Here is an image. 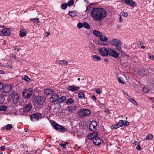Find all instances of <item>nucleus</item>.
I'll use <instances>...</instances> for the list:
<instances>
[{
	"mask_svg": "<svg viewBox=\"0 0 154 154\" xmlns=\"http://www.w3.org/2000/svg\"><path fill=\"white\" fill-rule=\"evenodd\" d=\"M90 14L94 20L100 22L106 17L107 12L103 8H94L91 10Z\"/></svg>",
	"mask_w": 154,
	"mask_h": 154,
	"instance_id": "obj_1",
	"label": "nucleus"
},
{
	"mask_svg": "<svg viewBox=\"0 0 154 154\" xmlns=\"http://www.w3.org/2000/svg\"><path fill=\"white\" fill-rule=\"evenodd\" d=\"M90 110L85 108L80 109L77 112L78 117L79 118H82L88 116L90 115Z\"/></svg>",
	"mask_w": 154,
	"mask_h": 154,
	"instance_id": "obj_2",
	"label": "nucleus"
},
{
	"mask_svg": "<svg viewBox=\"0 0 154 154\" xmlns=\"http://www.w3.org/2000/svg\"><path fill=\"white\" fill-rule=\"evenodd\" d=\"M110 43L112 45L115 46L117 50L120 51L122 50V44L119 40L114 38L110 41Z\"/></svg>",
	"mask_w": 154,
	"mask_h": 154,
	"instance_id": "obj_3",
	"label": "nucleus"
},
{
	"mask_svg": "<svg viewBox=\"0 0 154 154\" xmlns=\"http://www.w3.org/2000/svg\"><path fill=\"white\" fill-rule=\"evenodd\" d=\"M42 117V115L40 113H35L31 115V120L33 121H37L40 119H41Z\"/></svg>",
	"mask_w": 154,
	"mask_h": 154,
	"instance_id": "obj_4",
	"label": "nucleus"
},
{
	"mask_svg": "<svg viewBox=\"0 0 154 154\" xmlns=\"http://www.w3.org/2000/svg\"><path fill=\"white\" fill-rule=\"evenodd\" d=\"M52 125L54 128L59 131H62L64 132L67 131L66 129L64 128L62 126L59 125L55 122H54Z\"/></svg>",
	"mask_w": 154,
	"mask_h": 154,
	"instance_id": "obj_5",
	"label": "nucleus"
},
{
	"mask_svg": "<svg viewBox=\"0 0 154 154\" xmlns=\"http://www.w3.org/2000/svg\"><path fill=\"white\" fill-rule=\"evenodd\" d=\"M32 91L31 89H25L23 92V95L26 98H28L32 95Z\"/></svg>",
	"mask_w": 154,
	"mask_h": 154,
	"instance_id": "obj_6",
	"label": "nucleus"
},
{
	"mask_svg": "<svg viewBox=\"0 0 154 154\" xmlns=\"http://www.w3.org/2000/svg\"><path fill=\"white\" fill-rule=\"evenodd\" d=\"M108 55L117 58L119 57V54L116 51L111 48H108Z\"/></svg>",
	"mask_w": 154,
	"mask_h": 154,
	"instance_id": "obj_7",
	"label": "nucleus"
},
{
	"mask_svg": "<svg viewBox=\"0 0 154 154\" xmlns=\"http://www.w3.org/2000/svg\"><path fill=\"white\" fill-rule=\"evenodd\" d=\"M108 48L107 49L105 47L100 48L98 49L99 53L103 56H108Z\"/></svg>",
	"mask_w": 154,
	"mask_h": 154,
	"instance_id": "obj_8",
	"label": "nucleus"
},
{
	"mask_svg": "<svg viewBox=\"0 0 154 154\" xmlns=\"http://www.w3.org/2000/svg\"><path fill=\"white\" fill-rule=\"evenodd\" d=\"M99 39L100 40L98 41V43L99 44L101 45H106L107 44L105 43V42L107 41V38L104 35H101L99 37Z\"/></svg>",
	"mask_w": 154,
	"mask_h": 154,
	"instance_id": "obj_9",
	"label": "nucleus"
},
{
	"mask_svg": "<svg viewBox=\"0 0 154 154\" xmlns=\"http://www.w3.org/2000/svg\"><path fill=\"white\" fill-rule=\"evenodd\" d=\"M149 73L148 71L145 68L140 69L138 71V74L143 77L147 76Z\"/></svg>",
	"mask_w": 154,
	"mask_h": 154,
	"instance_id": "obj_10",
	"label": "nucleus"
},
{
	"mask_svg": "<svg viewBox=\"0 0 154 154\" xmlns=\"http://www.w3.org/2000/svg\"><path fill=\"white\" fill-rule=\"evenodd\" d=\"M78 109V106H71L67 107L66 110L70 113L75 112Z\"/></svg>",
	"mask_w": 154,
	"mask_h": 154,
	"instance_id": "obj_11",
	"label": "nucleus"
},
{
	"mask_svg": "<svg viewBox=\"0 0 154 154\" xmlns=\"http://www.w3.org/2000/svg\"><path fill=\"white\" fill-rule=\"evenodd\" d=\"M32 107V105L30 103H28L24 105L22 110L25 112H29Z\"/></svg>",
	"mask_w": 154,
	"mask_h": 154,
	"instance_id": "obj_12",
	"label": "nucleus"
},
{
	"mask_svg": "<svg viewBox=\"0 0 154 154\" xmlns=\"http://www.w3.org/2000/svg\"><path fill=\"white\" fill-rule=\"evenodd\" d=\"M59 95L57 94L54 93L51 96L50 99V101L51 102L54 103L57 101H58Z\"/></svg>",
	"mask_w": 154,
	"mask_h": 154,
	"instance_id": "obj_13",
	"label": "nucleus"
},
{
	"mask_svg": "<svg viewBox=\"0 0 154 154\" xmlns=\"http://www.w3.org/2000/svg\"><path fill=\"white\" fill-rule=\"evenodd\" d=\"M13 85L12 84L6 85L3 88L4 91L6 93L9 92L12 89Z\"/></svg>",
	"mask_w": 154,
	"mask_h": 154,
	"instance_id": "obj_14",
	"label": "nucleus"
},
{
	"mask_svg": "<svg viewBox=\"0 0 154 154\" xmlns=\"http://www.w3.org/2000/svg\"><path fill=\"white\" fill-rule=\"evenodd\" d=\"M97 125V122L94 121H92L89 124V128L90 130L93 131L94 130H95L96 127Z\"/></svg>",
	"mask_w": 154,
	"mask_h": 154,
	"instance_id": "obj_15",
	"label": "nucleus"
},
{
	"mask_svg": "<svg viewBox=\"0 0 154 154\" xmlns=\"http://www.w3.org/2000/svg\"><path fill=\"white\" fill-rule=\"evenodd\" d=\"M46 98L43 96H40L36 100V103H37L38 105H42L44 102Z\"/></svg>",
	"mask_w": 154,
	"mask_h": 154,
	"instance_id": "obj_16",
	"label": "nucleus"
},
{
	"mask_svg": "<svg viewBox=\"0 0 154 154\" xmlns=\"http://www.w3.org/2000/svg\"><path fill=\"white\" fill-rule=\"evenodd\" d=\"M126 5H128L130 6L131 7H134L136 5V3L133 0H123Z\"/></svg>",
	"mask_w": 154,
	"mask_h": 154,
	"instance_id": "obj_17",
	"label": "nucleus"
},
{
	"mask_svg": "<svg viewBox=\"0 0 154 154\" xmlns=\"http://www.w3.org/2000/svg\"><path fill=\"white\" fill-rule=\"evenodd\" d=\"M93 141L94 143L97 145H99L103 143V140L97 137L94 138Z\"/></svg>",
	"mask_w": 154,
	"mask_h": 154,
	"instance_id": "obj_18",
	"label": "nucleus"
},
{
	"mask_svg": "<svg viewBox=\"0 0 154 154\" xmlns=\"http://www.w3.org/2000/svg\"><path fill=\"white\" fill-rule=\"evenodd\" d=\"M11 30L8 28H4L2 30L3 35L6 36H10L11 35Z\"/></svg>",
	"mask_w": 154,
	"mask_h": 154,
	"instance_id": "obj_19",
	"label": "nucleus"
},
{
	"mask_svg": "<svg viewBox=\"0 0 154 154\" xmlns=\"http://www.w3.org/2000/svg\"><path fill=\"white\" fill-rule=\"evenodd\" d=\"M98 134L97 132H94L89 134L88 136V137L89 139H93L95 138L96 137H97Z\"/></svg>",
	"mask_w": 154,
	"mask_h": 154,
	"instance_id": "obj_20",
	"label": "nucleus"
},
{
	"mask_svg": "<svg viewBox=\"0 0 154 154\" xmlns=\"http://www.w3.org/2000/svg\"><path fill=\"white\" fill-rule=\"evenodd\" d=\"M79 88V87L74 85H70L67 87V89L69 90L74 92L75 91L78 90Z\"/></svg>",
	"mask_w": 154,
	"mask_h": 154,
	"instance_id": "obj_21",
	"label": "nucleus"
},
{
	"mask_svg": "<svg viewBox=\"0 0 154 154\" xmlns=\"http://www.w3.org/2000/svg\"><path fill=\"white\" fill-rule=\"evenodd\" d=\"M57 64L61 66H66L69 65L68 63L66 61L63 60H59L57 61Z\"/></svg>",
	"mask_w": 154,
	"mask_h": 154,
	"instance_id": "obj_22",
	"label": "nucleus"
},
{
	"mask_svg": "<svg viewBox=\"0 0 154 154\" xmlns=\"http://www.w3.org/2000/svg\"><path fill=\"white\" fill-rule=\"evenodd\" d=\"M53 91L51 89H46L44 91L45 94L46 95L51 94L53 93Z\"/></svg>",
	"mask_w": 154,
	"mask_h": 154,
	"instance_id": "obj_23",
	"label": "nucleus"
},
{
	"mask_svg": "<svg viewBox=\"0 0 154 154\" xmlns=\"http://www.w3.org/2000/svg\"><path fill=\"white\" fill-rule=\"evenodd\" d=\"M93 33L95 36L99 37L101 36L102 34L100 31L97 30H94L93 31Z\"/></svg>",
	"mask_w": 154,
	"mask_h": 154,
	"instance_id": "obj_24",
	"label": "nucleus"
},
{
	"mask_svg": "<svg viewBox=\"0 0 154 154\" xmlns=\"http://www.w3.org/2000/svg\"><path fill=\"white\" fill-rule=\"evenodd\" d=\"M74 101V100L72 98H68L66 100V104L70 105Z\"/></svg>",
	"mask_w": 154,
	"mask_h": 154,
	"instance_id": "obj_25",
	"label": "nucleus"
},
{
	"mask_svg": "<svg viewBox=\"0 0 154 154\" xmlns=\"http://www.w3.org/2000/svg\"><path fill=\"white\" fill-rule=\"evenodd\" d=\"M26 31L24 29H22L20 30V35L21 37H23L26 35Z\"/></svg>",
	"mask_w": 154,
	"mask_h": 154,
	"instance_id": "obj_26",
	"label": "nucleus"
},
{
	"mask_svg": "<svg viewBox=\"0 0 154 154\" xmlns=\"http://www.w3.org/2000/svg\"><path fill=\"white\" fill-rule=\"evenodd\" d=\"M19 99V96L17 95H15L13 98V102L14 103H17L18 102V100Z\"/></svg>",
	"mask_w": 154,
	"mask_h": 154,
	"instance_id": "obj_27",
	"label": "nucleus"
},
{
	"mask_svg": "<svg viewBox=\"0 0 154 154\" xmlns=\"http://www.w3.org/2000/svg\"><path fill=\"white\" fill-rule=\"evenodd\" d=\"M125 122V121L123 120H120L118 123L117 124V126L119 128L121 126H123L124 125V123Z\"/></svg>",
	"mask_w": 154,
	"mask_h": 154,
	"instance_id": "obj_28",
	"label": "nucleus"
},
{
	"mask_svg": "<svg viewBox=\"0 0 154 154\" xmlns=\"http://www.w3.org/2000/svg\"><path fill=\"white\" fill-rule=\"evenodd\" d=\"M69 14L72 17H75L77 15V13L75 11H71L69 12Z\"/></svg>",
	"mask_w": 154,
	"mask_h": 154,
	"instance_id": "obj_29",
	"label": "nucleus"
},
{
	"mask_svg": "<svg viewBox=\"0 0 154 154\" xmlns=\"http://www.w3.org/2000/svg\"><path fill=\"white\" fill-rule=\"evenodd\" d=\"M66 99V97L65 96H62L60 98H58V101L59 103L63 102Z\"/></svg>",
	"mask_w": 154,
	"mask_h": 154,
	"instance_id": "obj_30",
	"label": "nucleus"
},
{
	"mask_svg": "<svg viewBox=\"0 0 154 154\" xmlns=\"http://www.w3.org/2000/svg\"><path fill=\"white\" fill-rule=\"evenodd\" d=\"M12 127L13 126L12 125L8 124L7 125L3 127V128H5L6 130L8 131L10 130V129H11L12 128Z\"/></svg>",
	"mask_w": 154,
	"mask_h": 154,
	"instance_id": "obj_31",
	"label": "nucleus"
},
{
	"mask_svg": "<svg viewBox=\"0 0 154 154\" xmlns=\"http://www.w3.org/2000/svg\"><path fill=\"white\" fill-rule=\"evenodd\" d=\"M92 58L95 61H98L101 59L100 57L97 55H94L92 56Z\"/></svg>",
	"mask_w": 154,
	"mask_h": 154,
	"instance_id": "obj_32",
	"label": "nucleus"
},
{
	"mask_svg": "<svg viewBox=\"0 0 154 154\" xmlns=\"http://www.w3.org/2000/svg\"><path fill=\"white\" fill-rule=\"evenodd\" d=\"M83 27L87 29H89L90 28V26L89 24L86 22L83 23Z\"/></svg>",
	"mask_w": 154,
	"mask_h": 154,
	"instance_id": "obj_33",
	"label": "nucleus"
},
{
	"mask_svg": "<svg viewBox=\"0 0 154 154\" xmlns=\"http://www.w3.org/2000/svg\"><path fill=\"white\" fill-rule=\"evenodd\" d=\"M118 80L119 83L122 84H125V81L123 79L122 77H120L118 78Z\"/></svg>",
	"mask_w": 154,
	"mask_h": 154,
	"instance_id": "obj_34",
	"label": "nucleus"
},
{
	"mask_svg": "<svg viewBox=\"0 0 154 154\" xmlns=\"http://www.w3.org/2000/svg\"><path fill=\"white\" fill-rule=\"evenodd\" d=\"M52 105L50 104H48V106H47L45 109V110L46 112H48L51 110V109L52 107Z\"/></svg>",
	"mask_w": 154,
	"mask_h": 154,
	"instance_id": "obj_35",
	"label": "nucleus"
},
{
	"mask_svg": "<svg viewBox=\"0 0 154 154\" xmlns=\"http://www.w3.org/2000/svg\"><path fill=\"white\" fill-rule=\"evenodd\" d=\"M7 107L3 105L0 106V111H5L7 110Z\"/></svg>",
	"mask_w": 154,
	"mask_h": 154,
	"instance_id": "obj_36",
	"label": "nucleus"
},
{
	"mask_svg": "<svg viewBox=\"0 0 154 154\" xmlns=\"http://www.w3.org/2000/svg\"><path fill=\"white\" fill-rule=\"evenodd\" d=\"M129 101L132 103L134 105L137 106L138 104L135 101V100L132 98H129Z\"/></svg>",
	"mask_w": 154,
	"mask_h": 154,
	"instance_id": "obj_37",
	"label": "nucleus"
},
{
	"mask_svg": "<svg viewBox=\"0 0 154 154\" xmlns=\"http://www.w3.org/2000/svg\"><path fill=\"white\" fill-rule=\"evenodd\" d=\"M152 135L151 134H149L146 136V139L147 140H151L152 139Z\"/></svg>",
	"mask_w": 154,
	"mask_h": 154,
	"instance_id": "obj_38",
	"label": "nucleus"
},
{
	"mask_svg": "<svg viewBox=\"0 0 154 154\" xmlns=\"http://www.w3.org/2000/svg\"><path fill=\"white\" fill-rule=\"evenodd\" d=\"M23 80L27 82H29L31 81V79L27 76H25L23 78Z\"/></svg>",
	"mask_w": 154,
	"mask_h": 154,
	"instance_id": "obj_39",
	"label": "nucleus"
},
{
	"mask_svg": "<svg viewBox=\"0 0 154 154\" xmlns=\"http://www.w3.org/2000/svg\"><path fill=\"white\" fill-rule=\"evenodd\" d=\"M5 100V98L2 94H0V104H2L3 103Z\"/></svg>",
	"mask_w": 154,
	"mask_h": 154,
	"instance_id": "obj_40",
	"label": "nucleus"
},
{
	"mask_svg": "<svg viewBox=\"0 0 154 154\" xmlns=\"http://www.w3.org/2000/svg\"><path fill=\"white\" fill-rule=\"evenodd\" d=\"M74 2L73 0H72L68 2L67 5L68 6L72 5L74 3Z\"/></svg>",
	"mask_w": 154,
	"mask_h": 154,
	"instance_id": "obj_41",
	"label": "nucleus"
},
{
	"mask_svg": "<svg viewBox=\"0 0 154 154\" xmlns=\"http://www.w3.org/2000/svg\"><path fill=\"white\" fill-rule=\"evenodd\" d=\"M149 89H148L146 87H144L143 89V91L145 93H147L149 91Z\"/></svg>",
	"mask_w": 154,
	"mask_h": 154,
	"instance_id": "obj_42",
	"label": "nucleus"
},
{
	"mask_svg": "<svg viewBox=\"0 0 154 154\" xmlns=\"http://www.w3.org/2000/svg\"><path fill=\"white\" fill-rule=\"evenodd\" d=\"M79 97L80 98H83L84 97V95L82 92H80L78 94Z\"/></svg>",
	"mask_w": 154,
	"mask_h": 154,
	"instance_id": "obj_43",
	"label": "nucleus"
},
{
	"mask_svg": "<svg viewBox=\"0 0 154 154\" xmlns=\"http://www.w3.org/2000/svg\"><path fill=\"white\" fill-rule=\"evenodd\" d=\"M77 27L79 29H81L83 27V23H79L77 24Z\"/></svg>",
	"mask_w": 154,
	"mask_h": 154,
	"instance_id": "obj_44",
	"label": "nucleus"
},
{
	"mask_svg": "<svg viewBox=\"0 0 154 154\" xmlns=\"http://www.w3.org/2000/svg\"><path fill=\"white\" fill-rule=\"evenodd\" d=\"M67 4L66 3H64L61 5V8L63 9H65L67 8Z\"/></svg>",
	"mask_w": 154,
	"mask_h": 154,
	"instance_id": "obj_45",
	"label": "nucleus"
},
{
	"mask_svg": "<svg viewBox=\"0 0 154 154\" xmlns=\"http://www.w3.org/2000/svg\"><path fill=\"white\" fill-rule=\"evenodd\" d=\"M111 128L112 129H117L119 128L117 126V124L115 125H112L110 126Z\"/></svg>",
	"mask_w": 154,
	"mask_h": 154,
	"instance_id": "obj_46",
	"label": "nucleus"
},
{
	"mask_svg": "<svg viewBox=\"0 0 154 154\" xmlns=\"http://www.w3.org/2000/svg\"><path fill=\"white\" fill-rule=\"evenodd\" d=\"M129 125V122L127 121H125V122L124 123V126L125 127H126L128 126Z\"/></svg>",
	"mask_w": 154,
	"mask_h": 154,
	"instance_id": "obj_47",
	"label": "nucleus"
},
{
	"mask_svg": "<svg viewBox=\"0 0 154 154\" xmlns=\"http://www.w3.org/2000/svg\"><path fill=\"white\" fill-rule=\"evenodd\" d=\"M33 22L36 24H37L39 23V19L38 18H35V19L34 20Z\"/></svg>",
	"mask_w": 154,
	"mask_h": 154,
	"instance_id": "obj_48",
	"label": "nucleus"
},
{
	"mask_svg": "<svg viewBox=\"0 0 154 154\" xmlns=\"http://www.w3.org/2000/svg\"><path fill=\"white\" fill-rule=\"evenodd\" d=\"M128 15V13L127 12H123L122 13V16L124 17H127Z\"/></svg>",
	"mask_w": 154,
	"mask_h": 154,
	"instance_id": "obj_49",
	"label": "nucleus"
},
{
	"mask_svg": "<svg viewBox=\"0 0 154 154\" xmlns=\"http://www.w3.org/2000/svg\"><path fill=\"white\" fill-rule=\"evenodd\" d=\"M66 144H68L67 142L61 144V146H63L64 148H65L66 147Z\"/></svg>",
	"mask_w": 154,
	"mask_h": 154,
	"instance_id": "obj_50",
	"label": "nucleus"
},
{
	"mask_svg": "<svg viewBox=\"0 0 154 154\" xmlns=\"http://www.w3.org/2000/svg\"><path fill=\"white\" fill-rule=\"evenodd\" d=\"M95 91L96 93L98 94H100L101 93L100 89H96L95 90Z\"/></svg>",
	"mask_w": 154,
	"mask_h": 154,
	"instance_id": "obj_51",
	"label": "nucleus"
},
{
	"mask_svg": "<svg viewBox=\"0 0 154 154\" xmlns=\"http://www.w3.org/2000/svg\"><path fill=\"white\" fill-rule=\"evenodd\" d=\"M5 149V146H2L0 147V149L2 151H4Z\"/></svg>",
	"mask_w": 154,
	"mask_h": 154,
	"instance_id": "obj_52",
	"label": "nucleus"
},
{
	"mask_svg": "<svg viewBox=\"0 0 154 154\" xmlns=\"http://www.w3.org/2000/svg\"><path fill=\"white\" fill-rule=\"evenodd\" d=\"M4 85L2 82H0V90L4 88Z\"/></svg>",
	"mask_w": 154,
	"mask_h": 154,
	"instance_id": "obj_53",
	"label": "nucleus"
},
{
	"mask_svg": "<svg viewBox=\"0 0 154 154\" xmlns=\"http://www.w3.org/2000/svg\"><path fill=\"white\" fill-rule=\"evenodd\" d=\"M136 148L137 150H140L141 149V147L140 145H138L137 146Z\"/></svg>",
	"mask_w": 154,
	"mask_h": 154,
	"instance_id": "obj_54",
	"label": "nucleus"
},
{
	"mask_svg": "<svg viewBox=\"0 0 154 154\" xmlns=\"http://www.w3.org/2000/svg\"><path fill=\"white\" fill-rule=\"evenodd\" d=\"M92 99L94 101H95L97 100V98L94 95L91 96Z\"/></svg>",
	"mask_w": 154,
	"mask_h": 154,
	"instance_id": "obj_55",
	"label": "nucleus"
},
{
	"mask_svg": "<svg viewBox=\"0 0 154 154\" xmlns=\"http://www.w3.org/2000/svg\"><path fill=\"white\" fill-rule=\"evenodd\" d=\"M3 66H5V67H9L10 66L8 65H5V66H4L2 64L0 63V67H3Z\"/></svg>",
	"mask_w": 154,
	"mask_h": 154,
	"instance_id": "obj_56",
	"label": "nucleus"
},
{
	"mask_svg": "<svg viewBox=\"0 0 154 154\" xmlns=\"http://www.w3.org/2000/svg\"><path fill=\"white\" fill-rule=\"evenodd\" d=\"M149 57L152 60H154V56L153 55H149Z\"/></svg>",
	"mask_w": 154,
	"mask_h": 154,
	"instance_id": "obj_57",
	"label": "nucleus"
},
{
	"mask_svg": "<svg viewBox=\"0 0 154 154\" xmlns=\"http://www.w3.org/2000/svg\"><path fill=\"white\" fill-rule=\"evenodd\" d=\"M149 99L152 101H154V97H149Z\"/></svg>",
	"mask_w": 154,
	"mask_h": 154,
	"instance_id": "obj_58",
	"label": "nucleus"
},
{
	"mask_svg": "<svg viewBox=\"0 0 154 154\" xmlns=\"http://www.w3.org/2000/svg\"><path fill=\"white\" fill-rule=\"evenodd\" d=\"M134 144L135 145H137L139 144V143L137 141H135Z\"/></svg>",
	"mask_w": 154,
	"mask_h": 154,
	"instance_id": "obj_59",
	"label": "nucleus"
},
{
	"mask_svg": "<svg viewBox=\"0 0 154 154\" xmlns=\"http://www.w3.org/2000/svg\"><path fill=\"white\" fill-rule=\"evenodd\" d=\"M25 146V145H23V144H21V145H20V147H22V148H23L24 149V147Z\"/></svg>",
	"mask_w": 154,
	"mask_h": 154,
	"instance_id": "obj_60",
	"label": "nucleus"
},
{
	"mask_svg": "<svg viewBox=\"0 0 154 154\" xmlns=\"http://www.w3.org/2000/svg\"><path fill=\"white\" fill-rule=\"evenodd\" d=\"M119 22H122V20L121 17H119Z\"/></svg>",
	"mask_w": 154,
	"mask_h": 154,
	"instance_id": "obj_61",
	"label": "nucleus"
},
{
	"mask_svg": "<svg viewBox=\"0 0 154 154\" xmlns=\"http://www.w3.org/2000/svg\"><path fill=\"white\" fill-rule=\"evenodd\" d=\"M104 61L105 62H108V59H104Z\"/></svg>",
	"mask_w": 154,
	"mask_h": 154,
	"instance_id": "obj_62",
	"label": "nucleus"
},
{
	"mask_svg": "<svg viewBox=\"0 0 154 154\" xmlns=\"http://www.w3.org/2000/svg\"><path fill=\"white\" fill-rule=\"evenodd\" d=\"M35 18H31L30 19V20L31 21H34V20H35Z\"/></svg>",
	"mask_w": 154,
	"mask_h": 154,
	"instance_id": "obj_63",
	"label": "nucleus"
},
{
	"mask_svg": "<svg viewBox=\"0 0 154 154\" xmlns=\"http://www.w3.org/2000/svg\"><path fill=\"white\" fill-rule=\"evenodd\" d=\"M140 48H142V49H144L145 48V46H143V45H142V46H141V47H140Z\"/></svg>",
	"mask_w": 154,
	"mask_h": 154,
	"instance_id": "obj_64",
	"label": "nucleus"
}]
</instances>
